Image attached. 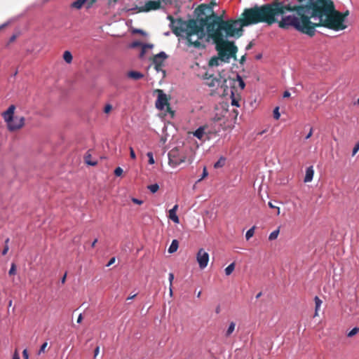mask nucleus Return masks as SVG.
Instances as JSON below:
<instances>
[{
  "mask_svg": "<svg viewBox=\"0 0 359 359\" xmlns=\"http://www.w3.org/2000/svg\"><path fill=\"white\" fill-rule=\"evenodd\" d=\"M290 96V93L288 91H285L283 93V97H289Z\"/></svg>",
  "mask_w": 359,
  "mask_h": 359,
  "instance_id": "nucleus-56",
  "label": "nucleus"
},
{
  "mask_svg": "<svg viewBox=\"0 0 359 359\" xmlns=\"http://www.w3.org/2000/svg\"><path fill=\"white\" fill-rule=\"evenodd\" d=\"M147 156L149 158V163L151 164V165L154 164L155 163V161H154V156H153L152 152H148L147 154Z\"/></svg>",
  "mask_w": 359,
  "mask_h": 359,
  "instance_id": "nucleus-37",
  "label": "nucleus"
},
{
  "mask_svg": "<svg viewBox=\"0 0 359 359\" xmlns=\"http://www.w3.org/2000/svg\"><path fill=\"white\" fill-rule=\"evenodd\" d=\"M168 57V55L164 52H161L154 56L152 62L154 65V69L156 72H162L163 76H165V71L163 69L164 61Z\"/></svg>",
  "mask_w": 359,
  "mask_h": 359,
  "instance_id": "nucleus-9",
  "label": "nucleus"
},
{
  "mask_svg": "<svg viewBox=\"0 0 359 359\" xmlns=\"http://www.w3.org/2000/svg\"><path fill=\"white\" fill-rule=\"evenodd\" d=\"M278 234H279V229H276V230H275V231H272V232L270 233L269 236V239L270 241L275 240V239H276V238H278Z\"/></svg>",
  "mask_w": 359,
  "mask_h": 359,
  "instance_id": "nucleus-28",
  "label": "nucleus"
},
{
  "mask_svg": "<svg viewBox=\"0 0 359 359\" xmlns=\"http://www.w3.org/2000/svg\"><path fill=\"white\" fill-rule=\"evenodd\" d=\"M132 201H133L134 203L137 204V205H141V204H142V203H143V202H142V201L139 200V199L135 198H132Z\"/></svg>",
  "mask_w": 359,
  "mask_h": 359,
  "instance_id": "nucleus-46",
  "label": "nucleus"
},
{
  "mask_svg": "<svg viewBox=\"0 0 359 359\" xmlns=\"http://www.w3.org/2000/svg\"><path fill=\"white\" fill-rule=\"evenodd\" d=\"M100 351V348L99 347H96L95 349V354H94V357L96 358L98 355V353Z\"/></svg>",
  "mask_w": 359,
  "mask_h": 359,
  "instance_id": "nucleus-55",
  "label": "nucleus"
},
{
  "mask_svg": "<svg viewBox=\"0 0 359 359\" xmlns=\"http://www.w3.org/2000/svg\"><path fill=\"white\" fill-rule=\"evenodd\" d=\"M97 239L96 238V239H95V240L93 241V242L92 243V244H91V247H92V248H94V247L95 246V244L97 243Z\"/></svg>",
  "mask_w": 359,
  "mask_h": 359,
  "instance_id": "nucleus-59",
  "label": "nucleus"
},
{
  "mask_svg": "<svg viewBox=\"0 0 359 359\" xmlns=\"http://www.w3.org/2000/svg\"><path fill=\"white\" fill-rule=\"evenodd\" d=\"M349 12L346 11L344 13H341L336 9L334 10L332 23L329 24L330 29L334 31H339L345 29L347 26L345 25V20L348 15Z\"/></svg>",
  "mask_w": 359,
  "mask_h": 359,
  "instance_id": "nucleus-8",
  "label": "nucleus"
},
{
  "mask_svg": "<svg viewBox=\"0 0 359 359\" xmlns=\"http://www.w3.org/2000/svg\"><path fill=\"white\" fill-rule=\"evenodd\" d=\"M161 7V1H148L145 4L139 8L140 12H148L150 11H155Z\"/></svg>",
  "mask_w": 359,
  "mask_h": 359,
  "instance_id": "nucleus-13",
  "label": "nucleus"
},
{
  "mask_svg": "<svg viewBox=\"0 0 359 359\" xmlns=\"http://www.w3.org/2000/svg\"><path fill=\"white\" fill-rule=\"evenodd\" d=\"M123 170L121 167H117L114 170V175L116 176H121L123 174Z\"/></svg>",
  "mask_w": 359,
  "mask_h": 359,
  "instance_id": "nucleus-38",
  "label": "nucleus"
},
{
  "mask_svg": "<svg viewBox=\"0 0 359 359\" xmlns=\"http://www.w3.org/2000/svg\"><path fill=\"white\" fill-rule=\"evenodd\" d=\"M253 46V43L252 42H250L247 46H246V50H250Z\"/></svg>",
  "mask_w": 359,
  "mask_h": 359,
  "instance_id": "nucleus-57",
  "label": "nucleus"
},
{
  "mask_svg": "<svg viewBox=\"0 0 359 359\" xmlns=\"http://www.w3.org/2000/svg\"><path fill=\"white\" fill-rule=\"evenodd\" d=\"M128 76L134 80H139L144 77V74L135 71H130L128 73Z\"/></svg>",
  "mask_w": 359,
  "mask_h": 359,
  "instance_id": "nucleus-18",
  "label": "nucleus"
},
{
  "mask_svg": "<svg viewBox=\"0 0 359 359\" xmlns=\"http://www.w3.org/2000/svg\"><path fill=\"white\" fill-rule=\"evenodd\" d=\"M9 241H10V239L8 238L6 239V241H5V245L6 246L8 245Z\"/></svg>",
  "mask_w": 359,
  "mask_h": 359,
  "instance_id": "nucleus-62",
  "label": "nucleus"
},
{
  "mask_svg": "<svg viewBox=\"0 0 359 359\" xmlns=\"http://www.w3.org/2000/svg\"><path fill=\"white\" fill-rule=\"evenodd\" d=\"M13 359H20V356L17 351H15Z\"/></svg>",
  "mask_w": 359,
  "mask_h": 359,
  "instance_id": "nucleus-53",
  "label": "nucleus"
},
{
  "mask_svg": "<svg viewBox=\"0 0 359 359\" xmlns=\"http://www.w3.org/2000/svg\"><path fill=\"white\" fill-rule=\"evenodd\" d=\"M208 175V172L207 171V169L205 167L203 168V175H202V177L199 180V181H201V180L204 179L205 177H207Z\"/></svg>",
  "mask_w": 359,
  "mask_h": 359,
  "instance_id": "nucleus-44",
  "label": "nucleus"
},
{
  "mask_svg": "<svg viewBox=\"0 0 359 359\" xmlns=\"http://www.w3.org/2000/svg\"><path fill=\"white\" fill-rule=\"evenodd\" d=\"M135 32H136V33H139V34H144V31H143V30H142V29H136V30L135 31Z\"/></svg>",
  "mask_w": 359,
  "mask_h": 359,
  "instance_id": "nucleus-58",
  "label": "nucleus"
},
{
  "mask_svg": "<svg viewBox=\"0 0 359 359\" xmlns=\"http://www.w3.org/2000/svg\"><path fill=\"white\" fill-rule=\"evenodd\" d=\"M233 87L235 86L236 83H237L241 90H243L245 86V82L243 81L241 76L238 74L236 75V79H233Z\"/></svg>",
  "mask_w": 359,
  "mask_h": 359,
  "instance_id": "nucleus-19",
  "label": "nucleus"
},
{
  "mask_svg": "<svg viewBox=\"0 0 359 359\" xmlns=\"http://www.w3.org/2000/svg\"><path fill=\"white\" fill-rule=\"evenodd\" d=\"M16 273V265L15 263H12L11 266V269L8 271L9 276H13Z\"/></svg>",
  "mask_w": 359,
  "mask_h": 359,
  "instance_id": "nucleus-33",
  "label": "nucleus"
},
{
  "mask_svg": "<svg viewBox=\"0 0 359 359\" xmlns=\"http://www.w3.org/2000/svg\"><path fill=\"white\" fill-rule=\"evenodd\" d=\"M177 209H178V205H175L174 207L169 210V215H168L169 219L177 224H178L180 222L179 217H177V215L176 214Z\"/></svg>",
  "mask_w": 359,
  "mask_h": 359,
  "instance_id": "nucleus-16",
  "label": "nucleus"
},
{
  "mask_svg": "<svg viewBox=\"0 0 359 359\" xmlns=\"http://www.w3.org/2000/svg\"><path fill=\"white\" fill-rule=\"evenodd\" d=\"M308 0H284L283 2L285 4L292 3V5H305Z\"/></svg>",
  "mask_w": 359,
  "mask_h": 359,
  "instance_id": "nucleus-23",
  "label": "nucleus"
},
{
  "mask_svg": "<svg viewBox=\"0 0 359 359\" xmlns=\"http://www.w3.org/2000/svg\"><path fill=\"white\" fill-rule=\"evenodd\" d=\"M245 59H246V56H245V55H243V56L241 57L240 60H239L240 63H241V65H243V64L245 62Z\"/></svg>",
  "mask_w": 359,
  "mask_h": 359,
  "instance_id": "nucleus-52",
  "label": "nucleus"
},
{
  "mask_svg": "<svg viewBox=\"0 0 359 359\" xmlns=\"http://www.w3.org/2000/svg\"><path fill=\"white\" fill-rule=\"evenodd\" d=\"M15 110V106L11 104L6 111L2 113V117L7 123L8 129L10 131L19 130L25 125V118L23 116H15L14 118Z\"/></svg>",
  "mask_w": 359,
  "mask_h": 359,
  "instance_id": "nucleus-6",
  "label": "nucleus"
},
{
  "mask_svg": "<svg viewBox=\"0 0 359 359\" xmlns=\"http://www.w3.org/2000/svg\"><path fill=\"white\" fill-rule=\"evenodd\" d=\"M269 206L271 208H276L277 209V215H280V208L279 207H277V206H275L271 202H269L268 203Z\"/></svg>",
  "mask_w": 359,
  "mask_h": 359,
  "instance_id": "nucleus-42",
  "label": "nucleus"
},
{
  "mask_svg": "<svg viewBox=\"0 0 359 359\" xmlns=\"http://www.w3.org/2000/svg\"><path fill=\"white\" fill-rule=\"evenodd\" d=\"M292 11H296L297 16L287 15L282 18L278 27L288 29L291 27L297 31L313 36L316 28L324 27L330 29L335 10L332 0H308L305 5H292Z\"/></svg>",
  "mask_w": 359,
  "mask_h": 359,
  "instance_id": "nucleus-1",
  "label": "nucleus"
},
{
  "mask_svg": "<svg viewBox=\"0 0 359 359\" xmlns=\"http://www.w3.org/2000/svg\"><path fill=\"white\" fill-rule=\"evenodd\" d=\"M66 276H67V274L65 273V276L62 277V280H61V282L62 283H65V280H66Z\"/></svg>",
  "mask_w": 359,
  "mask_h": 359,
  "instance_id": "nucleus-61",
  "label": "nucleus"
},
{
  "mask_svg": "<svg viewBox=\"0 0 359 359\" xmlns=\"http://www.w3.org/2000/svg\"><path fill=\"white\" fill-rule=\"evenodd\" d=\"M262 296V292H259L257 296H256V298L258 299L260 297Z\"/></svg>",
  "mask_w": 359,
  "mask_h": 359,
  "instance_id": "nucleus-64",
  "label": "nucleus"
},
{
  "mask_svg": "<svg viewBox=\"0 0 359 359\" xmlns=\"http://www.w3.org/2000/svg\"><path fill=\"white\" fill-rule=\"evenodd\" d=\"M196 260L201 269H205L209 262V254L203 248L198 250L196 254Z\"/></svg>",
  "mask_w": 359,
  "mask_h": 359,
  "instance_id": "nucleus-11",
  "label": "nucleus"
},
{
  "mask_svg": "<svg viewBox=\"0 0 359 359\" xmlns=\"http://www.w3.org/2000/svg\"><path fill=\"white\" fill-rule=\"evenodd\" d=\"M169 289H170V297H172V294H173V293H172V287H170V288H169Z\"/></svg>",
  "mask_w": 359,
  "mask_h": 359,
  "instance_id": "nucleus-63",
  "label": "nucleus"
},
{
  "mask_svg": "<svg viewBox=\"0 0 359 359\" xmlns=\"http://www.w3.org/2000/svg\"><path fill=\"white\" fill-rule=\"evenodd\" d=\"M63 59L67 63L70 64L73 60L71 52L69 50H65L63 53Z\"/></svg>",
  "mask_w": 359,
  "mask_h": 359,
  "instance_id": "nucleus-22",
  "label": "nucleus"
},
{
  "mask_svg": "<svg viewBox=\"0 0 359 359\" xmlns=\"http://www.w3.org/2000/svg\"><path fill=\"white\" fill-rule=\"evenodd\" d=\"M112 109V106L110 104H107L104 106V112L109 114Z\"/></svg>",
  "mask_w": 359,
  "mask_h": 359,
  "instance_id": "nucleus-39",
  "label": "nucleus"
},
{
  "mask_svg": "<svg viewBox=\"0 0 359 359\" xmlns=\"http://www.w3.org/2000/svg\"><path fill=\"white\" fill-rule=\"evenodd\" d=\"M214 43H215V49L217 51V56L210 58L208 62L210 67H217L222 65V63H229L231 58L237 59L238 47L233 41L220 40L219 42Z\"/></svg>",
  "mask_w": 359,
  "mask_h": 359,
  "instance_id": "nucleus-5",
  "label": "nucleus"
},
{
  "mask_svg": "<svg viewBox=\"0 0 359 359\" xmlns=\"http://www.w3.org/2000/svg\"><path fill=\"white\" fill-rule=\"evenodd\" d=\"M148 189L151 192L156 193L158 190L159 186L157 184H154L148 186Z\"/></svg>",
  "mask_w": 359,
  "mask_h": 359,
  "instance_id": "nucleus-31",
  "label": "nucleus"
},
{
  "mask_svg": "<svg viewBox=\"0 0 359 359\" xmlns=\"http://www.w3.org/2000/svg\"><path fill=\"white\" fill-rule=\"evenodd\" d=\"M153 48V45L152 44H144L143 46H142V54H143V53L145 51V50L147 48Z\"/></svg>",
  "mask_w": 359,
  "mask_h": 359,
  "instance_id": "nucleus-45",
  "label": "nucleus"
},
{
  "mask_svg": "<svg viewBox=\"0 0 359 359\" xmlns=\"http://www.w3.org/2000/svg\"><path fill=\"white\" fill-rule=\"evenodd\" d=\"M359 150V142H358L354 147H353V152H352V156H355L356 154V153Z\"/></svg>",
  "mask_w": 359,
  "mask_h": 359,
  "instance_id": "nucleus-41",
  "label": "nucleus"
},
{
  "mask_svg": "<svg viewBox=\"0 0 359 359\" xmlns=\"http://www.w3.org/2000/svg\"><path fill=\"white\" fill-rule=\"evenodd\" d=\"M235 269V263L233 262L231 264H229L226 269H225V273L226 276H229L231 274V273Z\"/></svg>",
  "mask_w": 359,
  "mask_h": 359,
  "instance_id": "nucleus-27",
  "label": "nucleus"
},
{
  "mask_svg": "<svg viewBox=\"0 0 359 359\" xmlns=\"http://www.w3.org/2000/svg\"><path fill=\"white\" fill-rule=\"evenodd\" d=\"M359 332V328L358 327H354L353 329H352L347 334V336L348 337H353L354 335H355L358 332Z\"/></svg>",
  "mask_w": 359,
  "mask_h": 359,
  "instance_id": "nucleus-35",
  "label": "nucleus"
},
{
  "mask_svg": "<svg viewBox=\"0 0 359 359\" xmlns=\"http://www.w3.org/2000/svg\"><path fill=\"white\" fill-rule=\"evenodd\" d=\"M97 0H76L72 4V7L80 9L83 6V5L86 3L87 8H90L94 3L96 2Z\"/></svg>",
  "mask_w": 359,
  "mask_h": 359,
  "instance_id": "nucleus-15",
  "label": "nucleus"
},
{
  "mask_svg": "<svg viewBox=\"0 0 359 359\" xmlns=\"http://www.w3.org/2000/svg\"><path fill=\"white\" fill-rule=\"evenodd\" d=\"M188 150L184 148L175 147L168 152V163L172 167H177L187 161H191L187 158Z\"/></svg>",
  "mask_w": 359,
  "mask_h": 359,
  "instance_id": "nucleus-7",
  "label": "nucleus"
},
{
  "mask_svg": "<svg viewBox=\"0 0 359 359\" xmlns=\"http://www.w3.org/2000/svg\"><path fill=\"white\" fill-rule=\"evenodd\" d=\"M194 135L199 140H202L205 135V127L198 128L194 133Z\"/></svg>",
  "mask_w": 359,
  "mask_h": 359,
  "instance_id": "nucleus-20",
  "label": "nucleus"
},
{
  "mask_svg": "<svg viewBox=\"0 0 359 359\" xmlns=\"http://www.w3.org/2000/svg\"><path fill=\"white\" fill-rule=\"evenodd\" d=\"M226 158L224 157H221L215 164L214 168H219L224 165L225 164Z\"/></svg>",
  "mask_w": 359,
  "mask_h": 359,
  "instance_id": "nucleus-25",
  "label": "nucleus"
},
{
  "mask_svg": "<svg viewBox=\"0 0 359 359\" xmlns=\"http://www.w3.org/2000/svg\"><path fill=\"white\" fill-rule=\"evenodd\" d=\"M286 11L292 12V3L285 4L279 0H273L270 4L245 8L242 13L243 26H250L261 22L269 25L280 21L276 18L279 15H284Z\"/></svg>",
  "mask_w": 359,
  "mask_h": 359,
  "instance_id": "nucleus-2",
  "label": "nucleus"
},
{
  "mask_svg": "<svg viewBox=\"0 0 359 359\" xmlns=\"http://www.w3.org/2000/svg\"><path fill=\"white\" fill-rule=\"evenodd\" d=\"M116 261V258L115 257H111L110 259V260L109 261L108 264H107V266H109L111 265H112Z\"/></svg>",
  "mask_w": 359,
  "mask_h": 359,
  "instance_id": "nucleus-50",
  "label": "nucleus"
},
{
  "mask_svg": "<svg viewBox=\"0 0 359 359\" xmlns=\"http://www.w3.org/2000/svg\"><path fill=\"white\" fill-rule=\"evenodd\" d=\"M89 158H90V155L88 154L85 156V162L90 165H97V161H89Z\"/></svg>",
  "mask_w": 359,
  "mask_h": 359,
  "instance_id": "nucleus-32",
  "label": "nucleus"
},
{
  "mask_svg": "<svg viewBox=\"0 0 359 359\" xmlns=\"http://www.w3.org/2000/svg\"><path fill=\"white\" fill-rule=\"evenodd\" d=\"M216 5L215 1H211L210 4H201L199 5L195 10V13L198 15V18L202 15H205L206 13H210L209 15L212 14L213 9L212 7Z\"/></svg>",
  "mask_w": 359,
  "mask_h": 359,
  "instance_id": "nucleus-12",
  "label": "nucleus"
},
{
  "mask_svg": "<svg viewBox=\"0 0 359 359\" xmlns=\"http://www.w3.org/2000/svg\"><path fill=\"white\" fill-rule=\"evenodd\" d=\"M231 104L233 106L238 107V100L236 99L234 97V93L233 91H231Z\"/></svg>",
  "mask_w": 359,
  "mask_h": 359,
  "instance_id": "nucleus-36",
  "label": "nucleus"
},
{
  "mask_svg": "<svg viewBox=\"0 0 359 359\" xmlns=\"http://www.w3.org/2000/svg\"><path fill=\"white\" fill-rule=\"evenodd\" d=\"M206 21L205 18H198L197 20L190 19L188 20H184L179 18L175 20L174 25L170 29L177 36H180L182 33L186 32L187 45L199 48L203 47L199 40L205 36L204 28Z\"/></svg>",
  "mask_w": 359,
  "mask_h": 359,
  "instance_id": "nucleus-4",
  "label": "nucleus"
},
{
  "mask_svg": "<svg viewBox=\"0 0 359 359\" xmlns=\"http://www.w3.org/2000/svg\"><path fill=\"white\" fill-rule=\"evenodd\" d=\"M82 320H83V316H82V314H80V315L79 316L78 318H77L76 322H77L78 323H81L82 322Z\"/></svg>",
  "mask_w": 359,
  "mask_h": 359,
  "instance_id": "nucleus-54",
  "label": "nucleus"
},
{
  "mask_svg": "<svg viewBox=\"0 0 359 359\" xmlns=\"http://www.w3.org/2000/svg\"><path fill=\"white\" fill-rule=\"evenodd\" d=\"M313 128H311L309 133L307 134V135L305 137V139H306V140L309 139V138L312 136V135H313Z\"/></svg>",
  "mask_w": 359,
  "mask_h": 359,
  "instance_id": "nucleus-51",
  "label": "nucleus"
},
{
  "mask_svg": "<svg viewBox=\"0 0 359 359\" xmlns=\"http://www.w3.org/2000/svg\"><path fill=\"white\" fill-rule=\"evenodd\" d=\"M167 19L170 22V25H169V26H170V27L171 28V27H172V25H174V24H175V22H174L175 21V20H176V19H175V18H173L172 15H168L167 16Z\"/></svg>",
  "mask_w": 359,
  "mask_h": 359,
  "instance_id": "nucleus-40",
  "label": "nucleus"
},
{
  "mask_svg": "<svg viewBox=\"0 0 359 359\" xmlns=\"http://www.w3.org/2000/svg\"><path fill=\"white\" fill-rule=\"evenodd\" d=\"M206 32L210 38L214 42L226 41L224 39L222 31L226 34V36H237L240 37L243 34L242 15L237 20H224L222 16H219L215 12L212 14L205 17Z\"/></svg>",
  "mask_w": 359,
  "mask_h": 359,
  "instance_id": "nucleus-3",
  "label": "nucleus"
},
{
  "mask_svg": "<svg viewBox=\"0 0 359 359\" xmlns=\"http://www.w3.org/2000/svg\"><path fill=\"white\" fill-rule=\"evenodd\" d=\"M168 279H169V282H170V286L171 287L172 286V281L174 280V274L172 273H169Z\"/></svg>",
  "mask_w": 359,
  "mask_h": 359,
  "instance_id": "nucleus-43",
  "label": "nucleus"
},
{
  "mask_svg": "<svg viewBox=\"0 0 359 359\" xmlns=\"http://www.w3.org/2000/svg\"><path fill=\"white\" fill-rule=\"evenodd\" d=\"M204 79L205 80V84L209 87H217L222 83L221 77L217 78L213 75L208 76V74H205Z\"/></svg>",
  "mask_w": 359,
  "mask_h": 359,
  "instance_id": "nucleus-14",
  "label": "nucleus"
},
{
  "mask_svg": "<svg viewBox=\"0 0 359 359\" xmlns=\"http://www.w3.org/2000/svg\"><path fill=\"white\" fill-rule=\"evenodd\" d=\"M313 174H314V170H313V166H310V167L307 168L306 170V175L304 177V182H309L312 181L313 177Z\"/></svg>",
  "mask_w": 359,
  "mask_h": 359,
  "instance_id": "nucleus-17",
  "label": "nucleus"
},
{
  "mask_svg": "<svg viewBox=\"0 0 359 359\" xmlns=\"http://www.w3.org/2000/svg\"><path fill=\"white\" fill-rule=\"evenodd\" d=\"M235 327H236V324L235 323L233 322H231L230 324H229V326L226 332V337H229L232 333L235 330Z\"/></svg>",
  "mask_w": 359,
  "mask_h": 359,
  "instance_id": "nucleus-26",
  "label": "nucleus"
},
{
  "mask_svg": "<svg viewBox=\"0 0 359 359\" xmlns=\"http://www.w3.org/2000/svg\"><path fill=\"white\" fill-rule=\"evenodd\" d=\"M255 226H252V228H250L247 232H246V234H245V238H246V240H249L250 238H252L253 236H254V233H255Z\"/></svg>",
  "mask_w": 359,
  "mask_h": 359,
  "instance_id": "nucleus-29",
  "label": "nucleus"
},
{
  "mask_svg": "<svg viewBox=\"0 0 359 359\" xmlns=\"http://www.w3.org/2000/svg\"><path fill=\"white\" fill-rule=\"evenodd\" d=\"M8 250H9L8 245H6V246L5 245L4 250L1 252V254L3 255H6L7 254V252H8Z\"/></svg>",
  "mask_w": 359,
  "mask_h": 359,
  "instance_id": "nucleus-48",
  "label": "nucleus"
},
{
  "mask_svg": "<svg viewBox=\"0 0 359 359\" xmlns=\"http://www.w3.org/2000/svg\"><path fill=\"white\" fill-rule=\"evenodd\" d=\"M178 247H179V242L177 241V240H173L171 243V245H170L169 248H168V252L169 253H174L175 252L177 249H178Z\"/></svg>",
  "mask_w": 359,
  "mask_h": 359,
  "instance_id": "nucleus-21",
  "label": "nucleus"
},
{
  "mask_svg": "<svg viewBox=\"0 0 359 359\" xmlns=\"http://www.w3.org/2000/svg\"><path fill=\"white\" fill-rule=\"evenodd\" d=\"M158 93V97L156 102V107L160 110H163L165 107L169 109L170 104L168 102V98L167 95L163 93L162 90L158 89L156 90Z\"/></svg>",
  "mask_w": 359,
  "mask_h": 359,
  "instance_id": "nucleus-10",
  "label": "nucleus"
},
{
  "mask_svg": "<svg viewBox=\"0 0 359 359\" xmlns=\"http://www.w3.org/2000/svg\"><path fill=\"white\" fill-rule=\"evenodd\" d=\"M280 114L279 112V107H276L274 109H273V118L276 119V120H278L280 118Z\"/></svg>",
  "mask_w": 359,
  "mask_h": 359,
  "instance_id": "nucleus-34",
  "label": "nucleus"
},
{
  "mask_svg": "<svg viewBox=\"0 0 359 359\" xmlns=\"http://www.w3.org/2000/svg\"><path fill=\"white\" fill-rule=\"evenodd\" d=\"M47 348H49L48 343L46 341L41 345L40 349L39 350L38 354L40 355L41 353H45Z\"/></svg>",
  "mask_w": 359,
  "mask_h": 359,
  "instance_id": "nucleus-30",
  "label": "nucleus"
},
{
  "mask_svg": "<svg viewBox=\"0 0 359 359\" xmlns=\"http://www.w3.org/2000/svg\"><path fill=\"white\" fill-rule=\"evenodd\" d=\"M130 156L133 159H135L136 158L135 151L132 147H130Z\"/></svg>",
  "mask_w": 359,
  "mask_h": 359,
  "instance_id": "nucleus-47",
  "label": "nucleus"
},
{
  "mask_svg": "<svg viewBox=\"0 0 359 359\" xmlns=\"http://www.w3.org/2000/svg\"><path fill=\"white\" fill-rule=\"evenodd\" d=\"M22 356H23L24 359H28L29 358V355H28V352H27V349H25L23 351Z\"/></svg>",
  "mask_w": 359,
  "mask_h": 359,
  "instance_id": "nucleus-49",
  "label": "nucleus"
},
{
  "mask_svg": "<svg viewBox=\"0 0 359 359\" xmlns=\"http://www.w3.org/2000/svg\"><path fill=\"white\" fill-rule=\"evenodd\" d=\"M136 296H137V294H133V295H132V296H130V297H128L127 298V300L133 299H134Z\"/></svg>",
  "mask_w": 359,
  "mask_h": 359,
  "instance_id": "nucleus-60",
  "label": "nucleus"
},
{
  "mask_svg": "<svg viewBox=\"0 0 359 359\" xmlns=\"http://www.w3.org/2000/svg\"><path fill=\"white\" fill-rule=\"evenodd\" d=\"M314 300H315V304H316V309H315V315L314 316H317L318 315V311L321 306L322 301L317 296L315 297Z\"/></svg>",
  "mask_w": 359,
  "mask_h": 359,
  "instance_id": "nucleus-24",
  "label": "nucleus"
}]
</instances>
